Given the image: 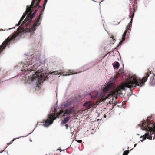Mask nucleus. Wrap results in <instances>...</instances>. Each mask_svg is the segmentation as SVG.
<instances>
[{
  "label": "nucleus",
  "mask_w": 155,
  "mask_h": 155,
  "mask_svg": "<svg viewBox=\"0 0 155 155\" xmlns=\"http://www.w3.org/2000/svg\"><path fill=\"white\" fill-rule=\"evenodd\" d=\"M36 61H35V63H34L33 65H32V64H31L32 68L30 69V71H34L35 69L38 68V65L36 64Z\"/></svg>",
  "instance_id": "4468645a"
},
{
  "label": "nucleus",
  "mask_w": 155,
  "mask_h": 155,
  "mask_svg": "<svg viewBox=\"0 0 155 155\" xmlns=\"http://www.w3.org/2000/svg\"><path fill=\"white\" fill-rule=\"evenodd\" d=\"M90 95L92 98H95L98 96V93L96 91H93L91 93Z\"/></svg>",
  "instance_id": "ddd939ff"
},
{
  "label": "nucleus",
  "mask_w": 155,
  "mask_h": 155,
  "mask_svg": "<svg viewBox=\"0 0 155 155\" xmlns=\"http://www.w3.org/2000/svg\"><path fill=\"white\" fill-rule=\"evenodd\" d=\"M65 126L66 127V129H68V124H65Z\"/></svg>",
  "instance_id": "5701e85b"
},
{
  "label": "nucleus",
  "mask_w": 155,
  "mask_h": 155,
  "mask_svg": "<svg viewBox=\"0 0 155 155\" xmlns=\"http://www.w3.org/2000/svg\"><path fill=\"white\" fill-rule=\"evenodd\" d=\"M33 63H35V62H33ZM33 64H34V63H33Z\"/></svg>",
  "instance_id": "7c9ffc66"
},
{
  "label": "nucleus",
  "mask_w": 155,
  "mask_h": 155,
  "mask_svg": "<svg viewBox=\"0 0 155 155\" xmlns=\"http://www.w3.org/2000/svg\"><path fill=\"white\" fill-rule=\"evenodd\" d=\"M114 36H113V37H111V38H113V39H114L113 38H114Z\"/></svg>",
  "instance_id": "bb28decb"
},
{
  "label": "nucleus",
  "mask_w": 155,
  "mask_h": 155,
  "mask_svg": "<svg viewBox=\"0 0 155 155\" xmlns=\"http://www.w3.org/2000/svg\"><path fill=\"white\" fill-rule=\"evenodd\" d=\"M129 150H126L124 152L123 155H127L129 153Z\"/></svg>",
  "instance_id": "f3484780"
},
{
  "label": "nucleus",
  "mask_w": 155,
  "mask_h": 155,
  "mask_svg": "<svg viewBox=\"0 0 155 155\" xmlns=\"http://www.w3.org/2000/svg\"><path fill=\"white\" fill-rule=\"evenodd\" d=\"M132 20V18L131 19V21L130 23L128 24V25L127 26L125 32H124L122 37V40L119 42V44L122 43L123 41L125 40V37L126 35H128L129 34L130 32L131 28L132 26V22L131 21Z\"/></svg>",
  "instance_id": "423d86ee"
},
{
  "label": "nucleus",
  "mask_w": 155,
  "mask_h": 155,
  "mask_svg": "<svg viewBox=\"0 0 155 155\" xmlns=\"http://www.w3.org/2000/svg\"><path fill=\"white\" fill-rule=\"evenodd\" d=\"M13 28H15V27L12 28H10L9 29H13Z\"/></svg>",
  "instance_id": "b1692460"
},
{
  "label": "nucleus",
  "mask_w": 155,
  "mask_h": 155,
  "mask_svg": "<svg viewBox=\"0 0 155 155\" xmlns=\"http://www.w3.org/2000/svg\"><path fill=\"white\" fill-rule=\"evenodd\" d=\"M33 1H34V2L32 8H31V10L28 12L26 18L25 19L22 24V26H25V27L24 28H25L28 30V31L31 33H34L36 29V27L40 25V23L39 22V20L41 18V15L43 14V11L45 9L46 4L48 0H44L43 4L42 9L38 17L35 19L34 21V23L33 24V25L31 27H29L28 28V26L31 22L32 19L35 17V15L37 11L39 8H42V7L39 5L41 0H32L31 3Z\"/></svg>",
  "instance_id": "f257e3e1"
},
{
  "label": "nucleus",
  "mask_w": 155,
  "mask_h": 155,
  "mask_svg": "<svg viewBox=\"0 0 155 155\" xmlns=\"http://www.w3.org/2000/svg\"><path fill=\"white\" fill-rule=\"evenodd\" d=\"M46 74L44 75L42 72H39L37 71L35 75L32 77V79H35L40 82L41 81L45 80L47 76Z\"/></svg>",
  "instance_id": "39448f33"
},
{
  "label": "nucleus",
  "mask_w": 155,
  "mask_h": 155,
  "mask_svg": "<svg viewBox=\"0 0 155 155\" xmlns=\"http://www.w3.org/2000/svg\"><path fill=\"white\" fill-rule=\"evenodd\" d=\"M30 141H32V140H30Z\"/></svg>",
  "instance_id": "c756f323"
},
{
  "label": "nucleus",
  "mask_w": 155,
  "mask_h": 155,
  "mask_svg": "<svg viewBox=\"0 0 155 155\" xmlns=\"http://www.w3.org/2000/svg\"><path fill=\"white\" fill-rule=\"evenodd\" d=\"M73 71L71 70L69 71L68 72H62L61 71H56L52 72L50 73V74L52 75H61L63 76H67L68 75H71L75 74V73H73Z\"/></svg>",
  "instance_id": "0eeeda50"
},
{
  "label": "nucleus",
  "mask_w": 155,
  "mask_h": 155,
  "mask_svg": "<svg viewBox=\"0 0 155 155\" xmlns=\"http://www.w3.org/2000/svg\"><path fill=\"white\" fill-rule=\"evenodd\" d=\"M141 129L143 130L148 131L149 132L146 133L144 135L142 136L143 138V140H145L146 138L148 139L152 140L153 134H154L153 138H155V123H153L152 121H144L142 124L140 126Z\"/></svg>",
  "instance_id": "7ed1b4c3"
},
{
  "label": "nucleus",
  "mask_w": 155,
  "mask_h": 155,
  "mask_svg": "<svg viewBox=\"0 0 155 155\" xmlns=\"http://www.w3.org/2000/svg\"><path fill=\"white\" fill-rule=\"evenodd\" d=\"M83 105L87 108H90L93 107L94 104L93 102L89 101L85 102Z\"/></svg>",
  "instance_id": "9d476101"
},
{
  "label": "nucleus",
  "mask_w": 155,
  "mask_h": 155,
  "mask_svg": "<svg viewBox=\"0 0 155 155\" xmlns=\"http://www.w3.org/2000/svg\"><path fill=\"white\" fill-rule=\"evenodd\" d=\"M65 112L64 113L63 116H65V114L70 115L71 114L74 112L73 110L71 109L70 108L69 109H67L65 110Z\"/></svg>",
  "instance_id": "9b49d317"
},
{
  "label": "nucleus",
  "mask_w": 155,
  "mask_h": 155,
  "mask_svg": "<svg viewBox=\"0 0 155 155\" xmlns=\"http://www.w3.org/2000/svg\"><path fill=\"white\" fill-rule=\"evenodd\" d=\"M130 2V1H131V0H128Z\"/></svg>",
  "instance_id": "a878e982"
},
{
  "label": "nucleus",
  "mask_w": 155,
  "mask_h": 155,
  "mask_svg": "<svg viewBox=\"0 0 155 155\" xmlns=\"http://www.w3.org/2000/svg\"><path fill=\"white\" fill-rule=\"evenodd\" d=\"M119 72L120 73H122L123 72L122 69H120L119 70Z\"/></svg>",
  "instance_id": "aec40b11"
},
{
  "label": "nucleus",
  "mask_w": 155,
  "mask_h": 155,
  "mask_svg": "<svg viewBox=\"0 0 155 155\" xmlns=\"http://www.w3.org/2000/svg\"><path fill=\"white\" fill-rule=\"evenodd\" d=\"M155 78V76L151 77L150 78V81H151V83L152 84H154Z\"/></svg>",
  "instance_id": "dca6fc26"
},
{
  "label": "nucleus",
  "mask_w": 155,
  "mask_h": 155,
  "mask_svg": "<svg viewBox=\"0 0 155 155\" xmlns=\"http://www.w3.org/2000/svg\"><path fill=\"white\" fill-rule=\"evenodd\" d=\"M136 145H137V144H135L134 146V147H135Z\"/></svg>",
  "instance_id": "393cba45"
},
{
  "label": "nucleus",
  "mask_w": 155,
  "mask_h": 155,
  "mask_svg": "<svg viewBox=\"0 0 155 155\" xmlns=\"http://www.w3.org/2000/svg\"><path fill=\"white\" fill-rule=\"evenodd\" d=\"M21 22H20L19 21V22H18V24H16V26H19V25H20V24H21Z\"/></svg>",
  "instance_id": "412c9836"
},
{
  "label": "nucleus",
  "mask_w": 155,
  "mask_h": 155,
  "mask_svg": "<svg viewBox=\"0 0 155 155\" xmlns=\"http://www.w3.org/2000/svg\"><path fill=\"white\" fill-rule=\"evenodd\" d=\"M119 73H118L117 74V75H116L115 76V78L114 79V80H116V79L118 77H119Z\"/></svg>",
  "instance_id": "6ab92c4d"
},
{
  "label": "nucleus",
  "mask_w": 155,
  "mask_h": 155,
  "mask_svg": "<svg viewBox=\"0 0 155 155\" xmlns=\"http://www.w3.org/2000/svg\"><path fill=\"white\" fill-rule=\"evenodd\" d=\"M114 67L118 68L119 66V63L118 62H114L113 64Z\"/></svg>",
  "instance_id": "2eb2a0df"
},
{
  "label": "nucleus",
  "mask_w": 155,
  "mask_h": 155,
  "mask_svg": "<svg viewBox=\"0 0 155 155\" xmlns=\"http://www.w3.org/2000/svg\"><path fill=\"white\" fill-rule=\"evenodd\" d=\"M15 140H16L15 138H14L9 143H8L7 144L8 145L10 144H12V142L13 141H14Z\"/></svg>",
  "instance_id": "a211bd4d"
},
{
  "label": "nucleus",
  "mask_w": 155,
  "mask_h": 155,
  "mask_svg": "<svg viewBox=\"0 0 155 155\" xmlns=\"http://www.w3.org/2000/svg\"><path fill=\"white\" fill-rule=\"evenodd\" d=\"M29 68H31V67H29Z\"/></svg>",
  "instance_id": "2f4dec72"
},
{
  "label": "nucleus",
  "mask_w": 155,
  "mask_h": 155,
  "mask_svg": "<svg viewBox=\"0 0 155 155\" xmlns=\"http://www.w3.org/2000/svg\"><path fill=\"white\" fill-rule=\"evenodd\" d=\"M76 140V141H77L79 143H81L82 142V141L81 140H79L78 141L77 140Z\"/></svg>",
  "instance_id": "4be33fe9"
},
{
  "label": "nucleus",
  "mask_w": 155,
  "mask_h": 155,
  "mask_svg": "<svg viewBox=\"0 0 155 155\" xmlns=\"http://www.w3.org/2000/svg\"><path fill=\"white\" fill-rule=\"evenodd\" d=\"M113 84L112 83H110L107 84L106 87L103 89V93L105 94L108 93V91L111 88L113 87Z\"/></svg>",
  "instance_id": "1a4fd4ad"
},
{
  "label": "nucleus",
  "mask_w": 155,
  "mask_h": 155,
  "mask_svg": "<svg viewBox=\"0 0 155 155\" xmlns=\"http://www.w3.org/2000/svg\"><path fill=\"white\" fill-rule=\"evenodd\" d=\"M141 142H143V140H141Z\"/></svg>",
  "instance_id": "cd10ccee"
},
{
  "label": "nucleus",
  "mask_w": 155,
  "mask_h": 155,
  "mask_svg": "<svg viewBox=\"0 0 155 155\" xmlns=\"http://www.w3.org/2000/svg\"><path fill=\"white\" fill-rule=\"evenodd\" d=\"M63 112L62 110H61L57 114L56 116L54 114L50 115L45 121V124H43L44 126L46 127H48L53 123V120H55L56 118L59 117V116L63 113Z\"/></svg>",
  "instance_id": "20e7f679"
},
{
  "label": "nucleus",
  "mask_w": 155,
  "mask_h": 155,
  "mask_svg": "<svg viewBox=\"0 0 155 155\" xmlns=\"http://www.w3.org/2000/svg\"><path fill=\"white\" fill-rule=\"evenodd\" d=\"M134 15V13H133V15Z\"/></svg>",
  "instance_id": "c85d7f7f"
},
{
  "label": "nucleus",
  "mask_w": 155,
  "mask_h": 155,
  "mask_svg": "<svg viewBox=\"0 0 155 155\" xmlns=\"http://www.w3.org/2000/svg\"><path fill=\"white\" fill-rule=\"evenodd\" d=\"M71 117L70 116H68L66 118H65L64 120L61 122L62 125H63L66 123L70 120Z\"/></svg>",
  "instance_id": "f8f14e48"
},
{
  "label": "nucleus",
  "mask_w": 155,
  "mask_h": 155,
  "mask_svg": "<svg viewBox=\"0 0 155 155\" xmlns=\"http://www.w3.org/2000/svg\"><path fill=\"white\" fill-rule=\"evenodd\" d=\"M150 74H151L150 71L146 73L144 77L142 80L135 75L131 76L130 78V80L127 82L123 84L116 88L115 91V92L119 94L121 93V90H124L125 87L130 88L131 90H134L137 86H142L147 81Z\"/></svg>",
  "instance_id": "f03ea898"
},
{
  "label": "nucleus",
  "mask_w": 155,
  "mask_h": 155,
  "mask_svg": "<svg viewBox=\"0 0 155 155\" xmlns=\"http://www.w3.org/2000/svg\"><path fill=\"white\" fill-rule=\"evenodd\" d=\"M34 1H33V2L31 3V5L30 7L27 8L26 11L25 12V13L23 14L21 18V19H20L19 21L20 22H21V21L23 20L24 18L26 16V15L27 14H27L29 12H30L31 10V8H32V7L34 3Z\"/></svg>",
  "instance_id": "6e6552de"
}]
</instances>
